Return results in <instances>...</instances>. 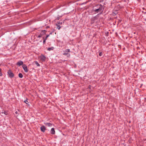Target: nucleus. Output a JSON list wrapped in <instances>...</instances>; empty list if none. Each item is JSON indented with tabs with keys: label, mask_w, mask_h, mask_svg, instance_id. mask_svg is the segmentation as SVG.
I'll use <instances>...</instances> for the list:
<instances>
[{
	"label": "nucleus",
	"mask_w": 146,
	"mask_h": 146,
	"mask_svg": "<svg viewBox=\"0 0 146 146\" xmlns=\"http://www.w3.org/2000/svg\"><path fill=\"white\" fill-rule=\"evenodd\" d=\"M97 16H96L91 19V22L92 24H93L94 23L95 20L97 19Z\"/></svg>",
	"instance_id": "5"
},
{
	"label": "nucleus",
	"mask_w": 146,
	"mask_h": 146,
	"mask_svg": "<svg viewBox=\"0 0 146 146\" xmlns=\"http://www.w3.org/2000/svg\"><path fill=\"white\" fill-rule=\"evenodd\" d=\"M43 43L44 44L46 43V38H45L44 37H43Z\"/></svg>",
	"instance_id": "14"
},
{
	"label": "nucleus",
	"mask_w": 146,
	"mask_h": 146,
	"mask_svg": "<svg viewBox=\"0 0 146 146\" xmlns=\"http://www.w3.org/2000/svg\"><path fill=\"white\" fill-rule=\"evenodd\" d=\"M49 26H46V29H48V28H49Z\"/></svg>",
	"instance_id": "25"
},
{
	"label": "nucleus",
	"mask_w": 146,
	"mask_h": 146,
	"mask_svg": "<svg viewBox=\"0 0 146 146\" xmlns=\"http://www.w3.org/2000/svg\"><path fill=\"white\" fill-rule=\"evenodd\" d=\"M41 131L42 132H44L46 130V128L44 125L42 126L40 128Z\"/></svg>",
	"instance_id": "8"
},
{
	"label": "nucleus",
	"mask_w": 146,
	"mask_h": 146,
	"mask_svg": "<svg viewBox=\"0 0 146 146\" xmlns=\"http://www.w3.org/2000/svg\"><path fill=\"white\" fill-rule=\"evenodd\" d=\"M19 76L20 78H22L23 77V75L22 73H19Z\"/></svg>",
	"instance_id": "15"
},
{
	"label": "nucleus",
	"mask_w": 146,
	"mask_h": 146,
	"mask_svg": "<svg viewBox=\"0 0 146 146\" xmlns=\"http://www.w3.org/2000/svg\"><path fill=\"white\" fill-rule=\"evenodd\" d=\"M59 23H58L56 24V26H57V29H58V30H60V28H61V27L60 25H59Z\"/></svg>",
	"instance_id": "12"
},
{
	"label": "nucleus",
	"mask_w": 146,
	"mask_h": 146,
	"mask_svg": "<svg viewBox=\"0 0 146 146\" xmlns=\"http://www.w3.org/2000/svg\"><path fill=\"white\" fill-rule=\"evenodd\" d=\"M2 74L1 72V69L0 68V76H2Z\"/></svg>",
	"instance_id": "19"
},
{
	"label": "nucleus",
	"mask_w": 146,
	"mask_h": 146,
	"mask_svg": "<svg viewBox=\"0 0 146 146\" xmlns=\"http://www.w3.org/2000/svg\"><path fill=\"white\" fill-rule=\"evenodd\" d=\"M35 63L37 66H40V64L38 63L37 61H36L35 62Z\"/></svg>",
	"instance_id": "17"
},
{
	"label": "nucleus",
	"mask_w": 146,
	"mask_h": 146,
	"mask_svg": "<svg viewBox=\"0 0 146 146\" xmlns=\"http://www.w3.org/2000/svg\"><path fill=\"white\" fill-rule=\"evenodd\" d=\"M1 113H4V114H5L6 115H7L8 114V113L7 112L4 111L3 112H2Z\"/></svg>",
	"instance_id": "18"
},
{
	"label": "nucleus",
	"mask_w": 146,
	"mask_h": 146,
	"mask_svg": "<svg viewBox=\"0 0 146 146\" xmlns=\"http://www.w3.org/2000/svg\"><path fill=\"white\" fill-rule=\"evenodd\" d=\"M88 88L89 89H91V86L90 85H89V86H88Z\"/></svg>",
	"instance_id": "23"
},
{
	"label": "nucleus",
	"mask_w": 146,
	"mask_h": 146,
	"mask_svg": "<svg viewBox=\"0 0 146 146\" xmlns=\"http://www.w3.org/2000/svg\"><path fill=\"white\" fill-rule=\"evenodd\" d=\"M7 73L9 76L11 78H12L14 76V74L11 70H8Z\"/></svg>",
	"instance_id": "2"
},
{
	"label": "nucleus",
	"mask_w": 146,
	"mask_h": 146,
	"mask_svg": "<svg viewBox=\"0 0 146 146\" xmlns=\"http://www.w3.org/2000/svg\"><path fill=\"white\" fill-rule=\"evenodd\" d=\"M104 10L103 6L100 4H99L94 7L92 10L93 12L98 13L99 12H102Z\"/></svg>",
	"instance_id": "1"
},
{
	"label": "nucleus",
	"mask_w": 146,
	"mask_h": 146,
	"mask_svg": "<svg viewBox=\"0 0 146 146\" xmlns=\"http://www.w3.org/2000/svg\"><path fill=\"white\" fill-rule=\"evenodd\" d=\"M44 124L48 127H51L52 125V124L49 123H44Z\"/></svg>",
	"instance_id": "11"
},
{
	"label": "nucleus",
	"mask_w": 146,
	"mask_h": 146,
	"mask_svg": "<svg viewBox=\"0 0 146 146\" xmlns=\"http://www.w3.org/2000/svg\"><path fill=\"white\" fill-rule=\"evenodd\" d=\"M18 112H17V111H16V112H15V113H16V114H18Z\"/></svg>",
	"instance_id": "27"
},
{
	"label": "nucleus",
	"mask_w": 146,
	"mask_h": 146,
	"mask_svg": "<svg viewBox=\"0 0 146 146\" xmlns=\"http://www.w3.org/2000/svg\"><path fill=\"white\" fill-rule=\"evenodd\" d=\"M22 67L25 72H28L29 69L27 68V66L26 64H23L22 65Z\"/></svg>",
	"instance_id": "4"
},
{
	"label": "nucleus",
	"mask_w": 146,
	"mask_h": 146,
	"mask_svg": "<svg viewBox=\"0 0 146 146\" xmlns=\"http://www.w3.org/2000/svg\"><path fill=\"white\" fill-rule=\"evenodd\" d=\"M53 31L52 32H50V34H49V35H52V33H53Z\"/></svg>",
	"instance_id": "24"
},
{
	"label": "nucleus",
	"mask_w": 146,
	"mask_h": 146,
	"mask_svg": "<svg viewBox=\"0 0 146 146\" xmlns=\"http://www.w3.org/2000/svg\"><path fill=\"white\" fill-rule=\"evenodd\" d=\"M40 58L41 60L43 62H44L46 59V57L44 55L42 54L40 56Z\"/></svg>",
	"instance_id": "3"
},
{
	"label": "nucleus",
	"mask_w": 146,
	"mask_h": 146,
	"mask_svg": "<svg viewBox=\"0 0 146 146\" xmlns=\"http://www.w3.org/2000/svg\"><path fill=\"white\" fill-rule=\"evenodd\" d=\"M54 48L53 47H51L48 48H47V50L48 51H50L51 50H53Z\"/></svg>",
	"instance_id": "13"
},
{
	"label": "nucleus",
	"mask_w": 146,
	"mask_h": 146,
	"mask_svg": "<svg viewBox=\"0 0 146 146\" xmlns=\"http://www.w3.org/2000/svg\"><path fill=\"white\" fill-rule=\"evenodd\" d=\"M46 31L45 30H42V31L40 34L42 35V36L43 35H44L46 34Z\"/></svg>",
	"instance_id": "10"
},
{
	"label": "nucleus",
	"mask_w": 146,
	"mask_h": 146,
	"mask_svg": "<svg viewBox=\"0 0 146 146\" xmlns=\"http://www.w3.org/2000/svg\"><path fill=\"white\" fill-rule=\"evenodd\" d=\"M17 65L19 66L23 65V62L21 61H19L16 64Z\"/></svg>",
	"instance_id": "7"
},
{
	"label": "nucleus",
	"mask_w": 146,
	"mask_h": 146,
	"mask_svg": "<svg viewBox=\"0 0 146 146\" xmlns=\"http://www.w3.org/2000/svg\"><path fill=\"white\" fill-rule=\"evenodd\" d=\"M27 98L26 99V100H25L24 102H25V103L26 104H28L29 103V102H28L27 101Z\"/></svg>",
	"instance_id": "16"
},
{
	"label": "nucleus",
	"mask_w": 146,
	"mask_h": 146,
	"mask_svg": "<svg viewBox=\"0 0 146 146\" xmlns=\"http://www.w3.org/2000/svg\"><path fill=\"white\" fill-rule=\"evenodd\" d=\"M42 36V35L40 34L37 36L38 38H40Z\"/></svg>",
	"instance_id": "20"
},
{
	"label": "nucleus",
	"mask_w": 146,
	"mask_h": 146,
	"mask_svg": "<svg viewBox=\"0 0 146 146\" xmlns=\"http://www.w3.org/2000/svg\"><path fill=\"white\" fill-rule=\"evenodd\" d=\"M58 23H60L59 24H62V23L60 22H58Z\"/></svg>",
	"instance_id": "26"
},
{
	"label": "nucleus",
	"mask_w": 146,
	"mask_h": 146,
	"mask_svg": "<svg viewBox=\"0 0 146 146\" xmlns=\"http://www.w3.org/2000/svg\"><path fill=\"white\" fill-rule=\"evenodd\" d=\"M102 55V52H100V53H99V55L100 56H101Z\"/></svg>",
	"instance_id": "22"
},
{
	"label": "nucleus",
	"mask_w": 146,
	"mask_h": 146,
	"mask_svg": "<svg viewBox=\"0 0 146 146\" xmlns=\"http://www.w3.org/2000/svg\"><path fill=\"white\" fill-rule=\"evenodd\" d=\"M70 51L69 49H66L64 50V52L63 54L64 55H66L67 54L68 52Z\"/></svg>",
	"instance_id": "6"
},
{
	"label": "nucleus",
	"mask_w": 146,
	"mask_h": 146,
	"mask_svg": "<svg viewBox=\"0 0 146 146\" xmlns=\"http://www.w3.org/2000/svg\"><path fill=\"white\" fill-rule=\"evenodd\" d=\"M49 36V35H46V36L45 37V38H46L47 39V38Z\"/></svg>",
	"instance_id": "21"
},
{
	"label": "nucleus",
	"mask_w": 146,
	"mask_h": 146,
	"mask_svg": "<svg viewBox=\"0 0 146 146\" xmlns=\"http://www.w3.org/2000/svg\"><path fill=\"white\" fill-rule=\"evenodd\" d=\"M55 131L54 130V128H52L51 129L50 131V133L52 135H54L55 134Z\"/></svg>",
	"instance_id": "9"
}]
</instances>
